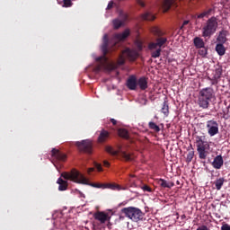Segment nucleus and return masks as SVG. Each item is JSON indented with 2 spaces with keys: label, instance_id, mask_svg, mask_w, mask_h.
Instances as JSON below:
<instances>
[{
  "label": "nucleus",
  "instance_id": "obj_19",
  "mask_svg": "<svg viewBox=\"0 0 230 230\" xmlns=\"http://www.w3.org/2000/svg\"><path fill=\"white\" fill-rule=\"evenodd\" d=\"M110 133L109 131L102 129L98 137V143H105L109 139Z\"/></svg>",
  "mask_w": 230,
  "mask_h": 230
},
{
  "label": "nucleus",
  "instance_id": "obj_41",
  "mask_svg": "<svg viewBox=\"0 0 230 230\" xmlns=\"http://www.w3.org/2000/svg\"><path fill=\"white\" fill-rule=\"evenodd\" d=\"M221 230H230L229 225H224V226L221 227Z\"/></svg>",
  "mask_w": 230,
  "mask_h": 230
},
{
  "label": "nucleus",
  "instance_id": "obj_6",
  "mask_svg": "<svg viewBox=\"0 0 230 230\" xmlns=\"http://www.w3.org/2000/svg\"><path fill=\"white\" fill-rule=\"evenodd\" d=\"M218 29V21L216 17L209 18L207 22L203 25L202 31V37H211L214 33L217 32Z\"/></svg>",
  "mask_w": 230,
  "mask_h": 230
},
{
  "label": "nucleus",
  "instance_id": "obj_46",
  "mask_svg": "<svg viewBox=\"0 0 230 230\" xmlns=\"http://www.w3.org/2000/svg\"><path fill=\"white\" fill-rule=\"evenodd\" d=\"M92 172H94V168L93 167L88 169V173H92Z\"/></svg>",
  "mask_w": 230,
  "mask_h": 230
},
{
  "label": "nucleus",
  "instance_id": "obj_24",
  "mask_svg": "<svg viewBox=\"0 0 230 230\" xmlns=\"http://www.w3.org/2000/svg\"><path fill=\"white\" fill-rule=\"evenodd\" d=\"M193 42L197 49L206 47V43H204V40H202L201 38H199V37L194 38Z\"/></svg>",
  "mask_w": 230,
  "mask_h": 230
},
{
  "label": "nucleus",
  "instance_id": "obj_42",
  "mask_svg": "<svg viewBox=\"0 0 230 230\" xmlns=\"http://www.w3.org/2000/svg\"><path fill=\"white\" fill-rule=\"evenodd\" d=\"M112 6H114V3L110 2V3L108 4L107 10H111V8H112Z\"/></svg>",
  "mask_w": 230,
  "mask_h": 230
},
{
  "label": "nucleus",
  "instance_id": "obj_21",
  "mask_svg": "<svg viewBox=\"0 0 230 230\" xmlns=\"http://www.w3.org/2000/svg\"><path fill=\"white\" fill-rule=\"evenodd\" d=\"M216 51L219 57H224V55H226V47L224 46V43L217 44Z\"/></svg>",
  "mask_w": 230,
  "mask_h": 230
},
{
  "label": "nucleus",
  "instance_id": "obj_37",
  "mask_svg": "<svg viewBox=\"0 0 230 230\" xmlns=\"http://www.w3.org/2000/svg\"><path fill=\"white\" fill-rule=\"evenodd\" d=\"M63 6L65 8H70V6H73V2H71V0H64Z\"/></svg>",
  "mask_w": 230,
  "mask_h": 230
},
{
  "label": "nucleus",
  "instance_id": "obj_47",
  "mask_svg": "<svg viewBox=\"0 0 230 230\" xmlns=\"http://www.w3.org/2000/svg\"><path fill=\"white\" fill-rule=\"evenodd\" d=\"M138 4H140V6H145V3H143L142 1H138Z\"/></svg>",
  "mask_w": 230,
  "mask_h": 230
},
{
  "label": "nucleus",
  "instance_id": "obj_20",
  "mask_svg": "<svg viewBox=\"0 0 230 230\" xmlns=\"http://www.w3.org/2000/svg\"><path fill=\"white\" fill-rule=\"evenodd\" d=\"M197 150L198 152L200 150H209V144H208V142H204L202 139H199L197 142Z\"/></svg>",
  "mask_w": 230,
  "mask_h": 230
},
{
  "label": "nucleus",
  "instance_id": "obj_9",
  "mask_svg": "<svg viewBox=\"0 0 230 230\" xmlns=\"http://www.w3.org/2000/svg\"><path fill=\"white\" fill-rule=\"evenodd\" d=\"M128 21V14L127 13H120L119 18L113 20V28L119 30L121 26L125 25V22Z\"/></svg>",
  "mask_w": 230,
  "mask_h": 230
},
{
  "label": "nucleus",
  "instance_id": "obj_49",
  "mask_svg": "<svg viewBox=\"0 0 230 230\" xmlns=\"http://www.w3.org/2000/svg\"><path fill=\"white\" fill-rule=\"evenodd\" d=\"M228 112H229V110H227L226 114H228Z\"/></svg>",
  "mask_w": 230,
  "mask_h": 230
},
{
  "label": "nucleus",
  "instance_id": "obj_31",
  "mask_svg": "<svg viewBox=\"0 0 230 230\" xmlns=\"http://www.w3.org/2000/svg\"><path fill=\"white\" fill-rule=\"evenodd\" d=\"M149 128L155 132H161V128L157 124H155V122H149Z\"/></svg>",
  "mask_w": 230,
  "mask_h": 230
},
{
  "label": "nucleus",
  "instance_id": "obj_30",
  "mask_svg": "<svg viewBox=\"0 0 230 230\" xmlns=\"http://www.w3.org/2000/svg\"><path fill=\"white\" fill-rule=\"evenodd\" d=\"M225 180L224 178H219L215 181V185L217 190H222V186H224Z\"/></svg>",
  "mask_w": 230,
  "mask_h": 230
},
{
  "label": "nucleus",
  "instance_id": "obj_15",
  "mask_svg": "<svg viewBox=\"0 0 230 230\" xmlns=\"http://www.w3.org/2000/svg\"><path fill=\"white\" fill-rule=\"evenodd\" d=\"M212 166L216 170H220L222 166H224V158L222 155H217L214 158V161L212 162Z\"/></svg>",
  "mask_w": 230,
  "mask_h": 230
},
{
  "label": "nucleus",
  "instance_id": "obj_26",
  "mask_svg": "<svg viewBox=\"0 0 230 230\" xmlns=\"http://www.w3.org/2000/svg\"><path fill=\"white\" fill-rule=\"evenodd\" d=\"M58 184L59 185L58 190L59 191H66L67 190V181H64L62 178H58Z\"/></svg>",
  "mask_w": 230,
  "mask_h": 230
},
{
  "label": "nucleus",
  "instance_id": "obj_8",
  "mask_svg": "<svg viewBox=\"0 0 230 230\" xmlns=\"http://www.w3.org/2000/svg\"><path fill=\"white\" fill-rule=\"evenodd\" d=\"M106 152H108V154H111V155H118V154H120L121 157H123L125 161H132V155H130L129 153H127V151H123L121 149L117 151V150H114L112 146H106Z\"/></svg>",
  "mask_w": 230,
  "mask_h": 230
},
{
  "label": "nucleus",
  "instance_id": "obj_10",
  "mask_svg": "<svg viewBox=\"0 0 230 230\" xmlns=\"http://www.w3.org/2000/svg\"><path fill=\"white\" fill-rule=\"evenodd\" d=\"M207 128L208 135L213 137V136H217L218 134V122L215 120H208L207 122Z\"/></svg>",
  "mask_w": 230,
  "mask_h": 230
},
{
  "label": "nucleus",
  "instance_id": "obj_17",
  "mask_svg": "<svg viewBox=\"0 0 230 230\" xmlns=\"http://www.w3.org/2000/svg\"><path fill=\"white\" fill-rule=\"evenodd\" d=\"M210 102L211 101H208V99H206L202 95L199 94L198 105H199L201 109H208Z\"/></svg>",
  "mask_w": 230,
  "mask_h": 230
},
{
  "label": "nucleus",
  "instance_id": "obj_1",
  "mask_svg": "<svg viewBox=\"0 0 230 230\" xmlns=\"http://www.w3.org/2000/svg\"><path fill=\"white\" fill-rule=\"evenodd\" d=\"M135 48L137 49H126L122 51V55L119 58L117 63L108 60L105 55L109 52V36L107 34L103 37V44L102 46L103 56L97 58V66L95 71H112L116 69L118 66H123L125 64V58L128 60H136L139 57V51L143 50V40L137 39L135 41Z\"/></svg>",
  "mask_w": 230,
  "mask_h": 230
},
{
  "label": "nucleus",
  "instance_id": "obj_13",
  "mask_svg": "<svg viewBox=\"0 0 230 230\" xmlns=\"http://www.w3.org/2000/svg\"><path fill=\"white\" fill-rule=\"evenodd\" d=\"M127 87L128 89H130V91H136V89L137 88V79L136 78V76L131 75L128 77L127 81Z\"/></svg>",
  "mask_w": 230,
  "mask_h": 230
},
{
  "label": "nucleus",
  "instance_id": "obj_48",
  "mask_svg": "<svg viewBox=\"0 0 230 230\" xmlns=\"http://www.w3.org/2000/svg\"><path fill=\"white\" fill-rule=\"evenodd\" d=\"M188 22H190L189 21L183 22V26H186V24H188Z\"/></svg>",
  "mask_w": 230,
  "mask_h": 230
},
{
  "label": "nucleus",
  "instance_id": "obj_34",
  "mask_svg": "<svg viewBox=\"0 0 230 230\" xmlns=\"http://www.w3.org/2000/svg\"><path fill=\"white\" fill-rule=\"evenodd\" d=\"M199 159H206L208 157V149H202L200 151H198Z\"/></svg>",
  "mask_w": 230,
  "mask_h": 230
},
{
  "label": "nucleus",
  "instance_id": "obj_2",
  "mask_svg": "<svg viewBox=\"0 0 230 230\" xmlns=\"http://www.w3.org/2000/svg\"><path fill=\"white\" fill-rule=\"evenodd\" d=\"M150 31L158 38L155 42L152 41L148 44V49L151 50V57L153 58H159L161 57V48L164 47V44L168 42V39L163 37L164 32H163L159 27H152Z\"/></svg>",
  "mask_w": 230,
  "mask_h": 230
},
{
  "label": "nucleus",
  "instance_id": "obj_18",
  "mask_svg": "<svg viewBox=\"0 0 230 230\" xmlns=\"http://www.w3.org/2000/svg\"><path fill=\"white\" fill-rule=\"evenodd\" d=\"M217 41L219 42V44H226V42H227V31H221L217 38Z\"/></svg>",
  "mask_w": 230,
  "mask_h": 230
},
{
  "label": "nucleus",
  "instance_id": "obj_4",
  "mask_svg": "<svg viewBox=\"0 0 230 230\" xmlns=\"http://www.w3.org/2000/svg\"><path fill=\"white\" fill-rule=\"evenodd\" d=\"M121 213L127 217V218H129V220H132V222H139L143 220L145 217V213L141 211V209L136 208V207H128L121 209Z\"/></svg>",
  "mask_w": 230,
  "mask_h": 230
},
{
  "label": "nucleus",
  "instance_id": "obj_29",
  "mask_svg": "<svg viewBox=\"0 0 230 230\" xmlns=\"http://www.w3.org/2000/svg\"><path fill=\"white\" fill-rule=\"evenodd\" d=\"M142 19L144 21H154L155 19V16H154V14H152L150 13H146L142 14Z\"/></svg>",
  "mask_w": 230,
  "mask_h": 230
},
{
  "label": "nucleus",
  "instance_id": "obj_38",
  "mask_svg": "<svg viewBox=\"0 0 230 230\" xmlns=\"http://www.w3.org/2000/svg\"><path fill=\"white\" fill-rule=\"evenodd\" d=\"M135 177V175H130L129 178L128 179L129 186H134V184H136V180H134Z\"/></svg>",
  "mask_w": 230,
  "mask_h": 230
},
{
  "label": "nucleus",
  "instance_id": "obj_11",
  "mask_svg": "<svg viewBox=\"0 0 230 230\" xmlns=\"http://www.w3.org/2000/svg\"><path fill=\"white\" fill-rule=\"evenodd\" d=\"M128 35H130V30L126 29L122 33H117L113 36L112 43L116 45L118 42L125 40Z\"/></svg>",
  "mask_w": 230,
  "mask_h": 230
},
{
  "label": "nucleus",
  "instance_id": "obj_36",
  "mask_svg": "<svg viewBox=\"0 0 230 230\" xmlns=\"http://www.w3.org/2000/svg\"><path fill=\"white\" fill-rule=\"evenodd\" d=\"M90 186L93 188H101L102 190H105V183H91Z\"/></svg>",
  "mask_w": 230,
  "mask_h": 230
},
{
  "label": "nucleus",
  "instance_id": "obj_45",
  "mask_svg": "<svg viewBox=\"0 0 230 230\" xmlns=\"http://www.w3.org/2000/svg\"><path fill=\"white\" fill-rule=\"evenodd\" d=\"M111 121L112 125H116V123H117L116 119H111Z\"/></svg>",
  "mask_w": 230,
  "mask_h": 230
},
{
  "label": "nucleus",
  "instance_id": "obj_7",
  "mask_svg": "<svg viewBox=\"0 0 230 230\" xmlns=\"http://www.w3.org/2000/svg\"><path fill=\"white\" fill-rule=\"evenodd\" d=\"M76 146L80 152H84V154H93V141L83 140L82 142H76Z\"/></svg>",
  "mask_w": 230,
  "mask_h": 230
},
{
  "label": "nucleus",
  "instance_id": "obj_33",
  "mask_svg": "<svg viewBox=\"0 0 230 230\" xmlns=\"http://www.w3.org/2000/svg\"><path fill=\"white\" fill-rule=\"evenodd\" d=\"M222 76V68H217L214 72V80H218Z\"/></svg>",
  "mask_w": 230,
  "mask_h": 230
},
{
  "label": "nucleus",
  "instance_id": "obj_3",
  "mask_svg": "<svg viewBox=\"0 0 230 230\" xmlns=\"http://www.w3.org/2000/svg\"><path fill=\"white\" fill-rule=\"evenodd\" d=\"M93 217L95 220L100 222L99 224H93V230H103L105 227L111 229L112 224H111V215H109V213L99 211L96 212Z\"/></svg>",
  "mask_w": 230,
  "mask_h": 230
},
{
  "label": "nucleus",
  "instance_id": "obj_44",
  "mask_svg": "<svg viewBox=\"0 0 230 230\" xmlns=\"http://www.w3.org/2000/svg\"><path fill=\"white\" fill-rule=\"evenodd\" d=\"M103 165L106 166V168H109L111 166V164H109L108 161H104Z\"/></svg>",
  "mask_w": 230,
  "mask_h": 230
},
{
  "label": "nucleus",
  "instance_id": "obj_23",
  "mask_svg": "<svg viewBox=\"0 0 230 230\" xmlns=\"http://www.w3.org/2000/svg\"><path fill=\"white\" fill-rule=\"evenodd\" d=\"M172 4H173V0H162V8L164 12H168V10L172 8Z\"/></svg>",
  "mask_w": 230,
  "mask_h": 230
},
{
  "label": "nucleus",
  "instance_id": "obj_5",
  "mask_svg": "<svg viewBox=\"0 0 230 230\" xmlns=\"http://www.w3.org/2000/svg\"><path fill=\"white\" fill-rule=\"evenodd\" d=\"M61 177L66 181H72L73 182H77L78 184H89V180L80 173V172L73 169L70 172H63Z\"/></svg>",
  "mask_w": 230,
  "mask_h": 230
},
{
  "label": "nucleus",
  "instance_id": "obj_27",
  "mask_svg": "<svg viewBox=\"0 0 230 230\" xmlns=\"http://www.w3.org/2000/svg\"><path fill=\"white\" fill-rule=\"evenodd\" d=\"M161 111L165 117H168V115L170 114V106H168V102H164Z\"/></svg>",
  "mask_w": 230,
  "mask_h": 230
},
{
  "label": "nucleus",
  "instance_id": "obj_14",
  "mask_svg": "<svg viewBox=\"0 0 230 230\" xmlns=\"http://www.w3.org/2000/svg\"><path fill=\"white\" fill-rule=\"evenodd\" d=\"M104 190H112L113 191H121V190H127V187H121L117 183H104Z\"/></svg>",
  "mask_w": 230,
  "mask_h": 230
},
{
  "label": "nucleus",
  "instance_id": "obj_22",
  "mask_svg": "<svg viewBox=\"0 0 230 230\" xmlns=\"http://www.w3.org/2000/svg\"><path fill=\"white\" fill-rule=\"evenodd\" d=\"M158 184L162 187V188H173V186H175V184L172 181H166V180L164 179H160L158 180Z\"/></svg>",
  "mask_w": 230,
  "mask_h": 230
},
{
  "label": "nucleus",
  "instance_id": "obj_40",
  "mask_svg": "<svg viewBox=\"0 0 230 230\" xmlns=\"http://www.w3.org/2000/svg\"><path fill=\"white\" fill-rule=\"evenodd\" d=\"M95 168H96V170H98L99 172H102V164H95Z\"/></svg>",
  "mask_w": 230,
  "mask_h": 230
},
{
  "label": "nucleus",
  "instance_id": "obj_43",
  "mask_svg": "<svg viewBox=\"0 0 230 230\" xmlns=\"http://www.w3.org/2000/svg\"><path fill=\"white\" fill-rule=\"evenodd\" d=\"M187 159H189L190 161H191L193 159V153H189Z\"/></svg>",
  "mask_w": 230,
  "mask_h": 230
},
{
  "label": "nucleus",
  "instance_id": "obj_32",
  "mask_svg": "<svg viewBox=\"0 0 230 230\" xmlns=\"http://www.w3.org/2000/svg\"><path fill=\"white\" fill-rule=\"evenodd\" d=\"M119 136L124 137V139H128V131L127 129H119Z\"/></svg>",
  "mask_w": 230,
  "mask_h": 230
},
{
  "label": "nucleus",
  "instance_id": "obj_25",
  "mask_svg": "<svg viewBox=\"0 0 230 230\" xmlns=\"http://www.w3.org/2000/svg\"><path fill=\"white\" fill-rule=\"evenodd\" d=\"M138 86L142 91H145L148 88V81H146V78L141 77L137 81Z\"/></svg>",
  "mask_w": 230,
  "mask_h": 230
},
{
  "label": "nucleus",
  "instance_id": "obj_16",
  "mask_svg": "<svg viewBox=\"0 0 230 230\" xmlns=\"http://www.w3.org/2000/svg\"><path fill=\"white\" fill-rule=\"evenodd\" d=\"M52 157H55L58 161H66L67 156L66 154L61 153L58 149H52Z\"/></svg>",
  "mask_w": 230,
  "mask_h": 230
},
{
  "label": "nucleus",
  "instance_id": "obj_39",
  "mask_svg": "<svg viewBox=\"0 0 230 230\" xmlns=\"http://www.w3.org/2000/svg\"><path fill=\"white\" fill-rule=\"evenodd\" d=\"M143 191H147L148 193H152V188H150L148 185H144L142 187Z\"/></svg>",
  "mask_w": 230,
  "mask_h": 230
},
{
  "label": "nucleus",
  "instance_id": "obj_28",
  "mask_svg": "<svg viewBox=\"0 0 230 230\" xmlns=\"http://www.w3.org/2000/svg\"><path fill=\"white\" fill-rule=\"evenodd\" d=\"M212 12H213V9L209 8L207 11H204L203 13H199L198 15V19H204V17H209V15H211Z\"/></svg>",
  "mask_w": 230,
  "mask_h": 230
},
{
  "label": "nucleus",
  "instance_id": "obj_35",
  "mask_svg": "<svg viewBox=\"0 0 230 230\" xmlns=\"http://www.w3.org/2000/svg\"><path fill=\"white\" fill-rule=\"evenodd\" d=\"M198 53L199 55H200V57H206L208 55V48L206 47L200 48Z\"/></svg>",
  "mask_w": 230,
  "mask_h": 230
},
{
  "label": "nucleus",
  "instance_id": "obj_12",
  "mask_svg": "<svg viewBox=\"0 0 230 230\" xmlns=\"http://www.w3.org/2000/svg\"><path fill=\"white\" fill-rule=\"evenodd\" d=\"M199 95L211 102L213 98H215V92L213 91V88H205L200 90Z\"/></svg>",
  "mask_w": 230,
  "mask_h": 230
}]
</instances>
